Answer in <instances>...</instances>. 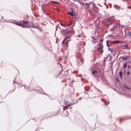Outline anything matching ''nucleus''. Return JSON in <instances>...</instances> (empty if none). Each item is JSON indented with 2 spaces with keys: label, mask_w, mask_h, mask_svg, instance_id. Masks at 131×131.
Here are the masks:
<instances>
[{
  "label": "nucleus",
  "mask_w": 131,
  "mask_h": 131,
  "mask_svg": "<svg viewBox=\"0 0 131 131\" xmlns=\"http://www.w3.org/2000/svg\"><path fill=\"white\" fill-rule=\"evenodd\" d=\"M34 27L37 28L38 29H40V27L39 26H36Z\"/></svg>",
  "instance_id": "obj_15"
},
{
  "label": "nucleus",
  "mask_w": 131,
  "mask_h": 131,
  "mask_svg": "<svg viewBox=\"0 0 131 131\" xmlns=\"http://www.w3.org/2000/svg\"><path fill=\"white\" fill-rule=\"evenodd\" d=\"M108 51H111V52H112V51H113V50H111V49H110V48H109L108 49Z\"/></svg>",
  "instance_id": "obj_21"
},
{
  "label": "nucleus",
  "mask_w": 131,
  "mask_h": 131,
  "mask_svg": "<svg viewBox=\"0 0 131 131\" xmlns=\"http://www.w3.org/2000/svg\"><path fill=\"white\" fill-rule=\"evenodd\" d=\"M52 3H54L55 4H58V2H56L52 1Z\"/></svg>",
  "instance_id": "obj_20"
},
{
  "label": "nucleus",
  "mask_w": 131,
  "mask_h": 131,
  "mask_svg": "<svg viewBox=\"0 0 131 131\" xmlns=\"http://www.w3.org/2000/svg\"><path fill=\"white\" fill-rule=\"evenodd\" d=\"M61 25L62 26H64V25L63 24H62Z\"/></svg>",
  "instance_id": "obj_33"
},
{
  "label": "nucleus",
  "mask_w": 131,
  "mask_h": 131,
  "mask_svg": "<svg viewBox=\"0 0 131 131\" xmlns=\"http://www.w3.org/2000/svg\"><path fill=\"white\" fill-rule=\"evenodd\" d=\"M110 56L109 54L107 55H106V56L105 57L104 59H107V58H108V57H109Z\"/></svg>",
  "instance_id": "obj_13"
},
{
  "label": "nucleus",
  "mask_w": 131,
  "mask_h": 131,
  "mask_svg": "<svg viewBox=\"0 0 131 131\" xmlns=\"http://www.w3.org/2000/svg\"><path fill=\"white\" fill-rule=\"evenodd\" d=\"M108 104V103H105V105H107V104Z\"/></svg>",
  "instance_id": "obj_29"
},
{
  "label": "nucleus",
  "mask_w": 131,
  "mask_h": 131,
  "mask_svg": "<svg viewBox=\"0 0 131 131\" xmlns=\"http://www.w3.org/2000/svg\"><path fill=\"white\" fill-rule=\"evenodd\" d=\"M71 32V33L72 34H74V31L73 30H72Z\"/></svg>",
  "instance_id": "obj_23"
},
{
  "label": "nucleus",
  "mask_w": 131,
  "mask_h": 131,
  "mask_svg": "<svg viewBox=\"0 0 131 131\" xmlns=\"http://www.w3.org/2000/svg\"><path fill=\"white\" fill-rule=\"evenodd\" d=\"M119 75L120 77L121 78H122L123 75V73L122 72L120 71L119 73Z\"/></svg>",
  "instance_id": "obj_10"
},
{
  "label": "nucleus",
  "mask_w": 131,
  "mask_h": 131,
  "mask_svg": "<svg viewBox=\"0 0 131 131\" xmlns=\"http://www.w3.org/2000/svg\"><path fill=\"white\" fill-rule=\"evenodd\" d=\"M66 40H65L64 39L63 41H62V44L63 45H64V41H65Z\"/></svg>",
  "instance_id": "obj_18"
},
{
  "label": "nucleus",
  "mask_w": 131,
  "mask_h": 131,
  "mask_svg": "<svg viewBox=\"0 0 131 131\" xmlns=\"http://www.w3.org/2000/svg\"><path fill=\"white\" fill-rule=\"evenodd\" d=\"M103 41V40H100V41Z\"/></svg>",
  "instance_id": "obj_32"
},
{
  "label": "nucleus",
  "mask_w": 131,
  "mask_h": 131,
  "mask_svg": "<svg viewBox=\"0 0 131 131\" xmlns=\"http://www.w3.org/2000/svg\"><path fill=\"white\" fill-rule=\"evenodd\" d=\"M114 7L116 9H118L120 8V7L119 6L116 5H114Z\"/></svg>",
  "instance_id": "obj_9"
},
{
  "label": "nucleus",
  "mask_w": 131,
  "mask_h": 131,
  "mask_svg": "<svg viewBox=\"0 0 131 131\" xmlns=\"http://www.w3.org/2000/svg\"><path fill=\"white\" fill-rule=\"evenodd\" d=\"M103 46L102 45H100L99 48L97 49L98 50L100 51V52L102 53L103 52Z\"/></svg>",
  "instance_id": "obj_3"
},
{
  "label": "nucleus",
  "mask_w": 131,
  "mask_h": 131,
  "mask_svg": "<svg viewBox=\"0 0 131 131\" xmlns=\"http://www.w3.org/2000/svg\"><path fill=\"white\" fill-rule=\"evenodd\" d=\"M127 66V63H126L124 66V68H125Z\"/></svg>",
  "instance_id": "obj_17"
},
{
  "label": "nucleus",
  "mask_w": 131,
  "mask_h": 131,
  "mask_svg": "<svg viewBox=\"0 0 131 131\" xmlns=\"http://www.w3.org/2000/svg\"><path fill=\"white\" fill-rule=\"evenodd\" d=\"M10 23L16 24V25L21 27H25L26 25H23L20 21L18 22L13 20H9Z\"/></svg>",
  "instance_id": "obj_1"
},
{
  "label": "nucleus",
  "mask_w": 131,
  "mask_h": 131,
  "mask_svg": "<svg viewBox=\"0 0 131 131\" xmlns=\"http://www.w3.org/2000/svg\"><path fill=\"white\" fill-rule=\"evenodd\" d=\"M128 8L130 7L131 8V7H130V6H128Z\"/></svg>",
  "instance_id": "obj_34"
},
{
  "label": "nucleus",
  "mask_w": 131,
  "mask_h": 131,
  "mask_svg": "<svg viewBox=\"0 0 131 131\" xmlns=\"http://www.w3.org/2000/svg\"><path fill=\"white\" fill-rule=\"evenodd\" d=\"M70 38V36H68L65 38L64 39L65 40H66L68 39H69Z\"/></svg>",
  "instance_id": "obj_16"
},
{
  "label": "nucleus",
  "mask_w": 131,
  "mask_h": 131,
  "mask_svg": "<svg viewBox=\"0 0 131 131\" xmlns=\"http://www.w3.org/2000/svg\"><path fill=\"white\" fill-rule=\"evenodd\" d=\"M92 4V7H94V5L95 4L92 2H90L89 3H86V5L87 6H90V5L91 4Z\"/></svg>",
  "instance_id": "obj_6"
},
{
  "label": "nucleus",
  "mask_w": 131,
  "mask_h": 131,
  "mask_svg": "<svg viewBox=\"0 0 131 131\" xmlns=\"http://www.w3.org/2000/svg\"><path fill=\"white\" fill-rule=\"evenodd\" d=\"M92 38L94 40H96V39L95 38H93V37H92Z\"/></svg>",
  "instance_id": "obj_26"
},
{
  "label": "nucleus",
  "mask_w": 131,
  "mask_h": 131,
  "mask_svg": "<svg viewBox=\"0 0 131 131\" xmlns=\"http://www.w3.org/2000/svg\"><path fill=\"white\" fill-rule=\"evenodd\" d=\"M101 100H102V101H103V99H101Z\"/></svg>",
  "instance_id": "obj_36"
},
{
  "label": "nucleus",
  "mask_w": 131,
  "mask_h": 131,
  "mask_svg": "<svg viewBox=\"0 0 131 131\" xmlns=\"http://www.w3.org/2000/svg\"><path fill=\"white\" fill-rule=\"evenodd\" d=\"M21 22V21H20ZM23 23H21L23 25H26V27H23L24 28V27H26L27 28H28L29 27V26H27V25L29 23V22L28 21H22Z\"/></svg>",
  "instance_id": "obj_4"
},
{
  "label": "nucleus",
  "mask_w": 131,
  "mask_h": 131,
  "mask_svg": "<svg viewBox=\"0 0 131 131\" xmlns=\"http://www.w3.org/2000/svg\"><path fill=\"white\" fill-rule=\"evenodd\" d=\"M73 1L75 2L78 1L79 2L78 0H73Z\"/></svg>",
  "instance_id": "obj_27"
},
{
  "label": "nucleus",
  "mask_w": 131,
  "mask_h": 131,
  "mask_svg": "<svg viewBox=\"0 0 131 131\" xmlns=\"http://www.w3.org/2000/svg\"><path fill=\"white\" fill-rule=\"evenodd\" d=\"M121 26H122V28H123L124 27V26H123V25H121Z\"/></svg>",
  "instance_id": "obj_30"
},
{
  "label": "nucleus",
  "mask_w": 131,
  "mask_h": 131,
  "mask_svg": "<svg viewBox=\"0 0 131 131\" xmlns=\"http://www.w3.org/2000/svg\"><path fill=\"white\" fill-rule=\"evenodd\" d=\"M121 46H125L127 48V49L129 48L127 47V45H122Z\"/></svg>",
  "instance_id": "obj_12"
},
{
  "label": "nucleus",
  "mask_w": 131,
  "mask_h": 131,
  "mask_svg": "<svg viewBox=\"0 0 131 131\" xmlns=\"http://www.w3.org/2000/svg\"><path fill=\"white\" fill-rule=\"evenodd\" d=\"M113 42L114 43L118 44V43H119L120 42L119 41L116 40V41H114Z\"/></svg>",
  "instance_id": "obj_11"
},
{
  "label": "nucleus",
  "mask_w": 131,
  "mask_h": 131,
  "mask_svg": "<svg viewBox=\"0 0 131 131\" xmlns=\"http://www.w3.org/2000/svg\"><path fill=\"white\" fill-rule=\"evenodd\" d=\"M69 32L68 31L66 30H63L61 31V33L63 34H66L68 33Z\"/></svg>",
  "instance_id": "obj_7"
},
{
  "label": "nucleus",
  "mask_w": 131,
  "mask_h": 131,
  "mask_svg": "<svg viewBox=\"0 0 131 131\" xmlns=\"http://www.w3.org/2000/svg\"><path fill=\"white\" fill-rule=\"evenodd\" d=\"M97 72L96 71H94L92 72V74H93L94 73H96Z\"/></svg>",
  "instance_id": "obj_22"
},
{
  "label": "nucleus",
  "mask_w": 131,
  "mask_h": 131,
  "mask_svg": "<svg viewBox=\"0 0 131 131\" xmlns=\"http://www.w3.org/2000/svg\"><path fill=\"white\" fill-rule=\"evenodd\" d=\"M128 35L129 37H131V33L130 32H128Z\"/></svg>",
  "instance_id": "obj_14"
},
{
  "label": "nucleus",
  "mask_w": 131,
  "mask_h": 131,
  "mask_svg": "<svg viewBox=\"0 0 131 131\" xmlns=\"http://www.w3.org/2000/svg\"><path fill=\"white\" fill-rule=\"evenodd\" d=\"M129 73H130L129 71H127V75H129Z\"/></svg>",
  "instance_id": "obj_25"
},
{
  "label": "nucleus",
  "mask_w": 131,
  "mask_h": 131,
  "mask_svg": "<svg viewBox=\"0 0 131 131\" xmlns=\"http://www.w3.org/2000/svg\"><path fill=\"white\" fill-rule=\"evenodd\" d=\"M104 4H105V3H104Z\"/></svg>",
  "instance_id": "obj_38"
},
{
  "label": "nucleus",
  "mask_w": 131,
  "mask_h": 131,
  "mask_svg": "<svg viewBox=\"0 0 131 131\" xmlns=\"http://www.w3.org/2000/svg\"><path fill=\"white\" fill-rule=\"evenodd\" d=\"M68 13L70 15L72 16H74L75 15L74 13L72 12H68Z\"/></svg>",
  "instance_id": "obj_8"
},
{
  "label": "nucleus",
  "mask_w": 131,
  "mask_h": 131,
  "mask_svg": "<svg viewBox=\"0 0 131 131\" xmlns=\"http://www.w3.org/2000/svg\"><path fill=\"white\" fill-rule=\"evenodd\" d=\"M124 86H125V88H126V89H130V88H128V87H127L126 85H124Z\"/></svg>",
  "instance_id": "obj_19"
},
{
  "label": "nucleus",
  "mask_w": 131,
  "mask_h": 131,
  "mask_svg": "<svg viewBox=\"0 0 131 131\" xmlns=\"http://www.w3.org/2000/svg\"><path fill=\"white\" fill-rule=\"evenodd\" d=\"M128 68H129V69H130V65L128 66Z\"/></svg>",
  "instance_id": "obj_24"
},
{
  "label": "nucleus",
  "mask_w": 131,
  "mask_h": 131,
  "mask_svg": "<svg viewBox=\"0 0 131 131\" xmlns=\"http://www.w3.org/2000/svg\"><path fill=\"white\" fill-rule=\"evenodd\" d=\"M70 108V109H71V108H71V107H70V108Z\"/></svg>",
  "instance_id": "obj_35"
},
{
  "label": "nucleus",
  "mask_w": 131,
  "mask_h": 131,
  "mask_svg": "<svg viewBox=\"0 0 131 131\" xmlns=\"http://www.w3.org/2000/svg\"><path fill=\"white\" fill-rule=\"evenodd\" d=\"M113 17H112L107 18V20L106 24L108 25H110L112 24V22L113 20Z\"/></svg>",
  "instance_id": "obj_2"
},
{
  "label": "nucleus",
  "mask_w": 131,
  "mask_h": 131,
  "mask_svg": "<svg viewBox=\"0 0 131 131\" xmlns=\"http://www.w3.org/2000/svg\"><path fill=\"white\" fill-rule=\"evenodd\" d=\"M107 45V46L108 47L109 46H110L109 45H108V44H107V45Z\"/></svg>",
  "instance_id": "obj_31"
},
{
  "label": "nucleus",
  "mask_w": 131,
  "mask_h": 131,
  "mask_svg": "<svg viewBox=\"0 0 131 131\" xmlns=\"http://www.w3.org/2000/svg\"><path fill=\"white\" fill-rule=\"evenodd\" d=\"M73 104L71 103H68V102H64L65 106V107H68L71 105Z\"/></svg>",
  "instance_id": "obj_5"
},
{
  "label": "nucleus",
  "mask_w": 131,
  "mask_h": 131,
  "mask_svg": "<svg viewBox=\"0 0 131 131\" xmlns=\"http://www.w3.org/2000/svg\"><path fill=\"white\" fill-rule=\"evenodd\" d=\"M71 23H70V25H71Z\"/></svg>",
  "instance_id": "obj_37"
},
{
  "label": "nucleus",
  "mask_w": 131,
  "mask_h": 131,
  "mask_svg": "<svg viewBox=\"0 0 131 131\" xmlns=\"http://www.w3.org/2000/svg\"><path fill=\"white\" fill-rule=\"evenodd\" d=\"M106 45H107V43H108V41L107 40L106 41Z\"/></svg>",
  "instance_id": "obj_28"
}]
</instances>
